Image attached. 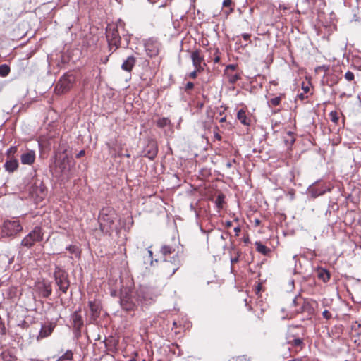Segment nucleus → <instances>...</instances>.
<instances>
[{
	"label": "nucleus",
	"mask_w": 361,
	"mask_h": 361,
	"mask_svg": "<svg viewBox=\"0 0 361 361\" xmlns=\"http://www.w3.org/2000/svg\"><path fill=\"white\" fill-rule=\"evenodd\" d=\"M56 166L54 173L56 176L69 178L72 166L71 158L65 152L56 154Z\"/></svg>",
	"instance_id": "nucleus-1"
},
{
	"label": "nucleus",
	"mask_w": 361,
	"mask_h": 361,
	"mask_svg": "<svg viewBox=\"0 0 361 361\" xmlns=\"http://www.w3.org/2000/svg\"><path fill=\"white\" fill-rule=\"evenodd\" d=\"M158 295L155 289L142 286L136 291V300L142 308L147 307L156 301Z\"/></svg>",
	"instance_id": "nucleus-2"
},
{
	"label": "nucleus",
	"mask_w": 361,
	"mask_h": 361,
	"mask_svg": "<svg viewBox=\"0 0 361 361\" xmlns=\"http://www.w3.org/2000/svg\"><path fill=\"white\" fill-rule=\"evenodd\" d=\"M122 27L123 24L120 21L119 25H109L106 30V39L110 51H116L121 46V37L118 28Z\"/></svg>",
	"instance_id": "nucleus-3"
},
{
	"label": "nucleus",
	"mask_w": 361,
	"mask_h": 361,
	"mask_svg": "<svg viewBox=\"0 0 361 361\" xmlns=\"http://www.w3.org/2000/svg\"><path fill=\"white\" fill-rule=\"evenodd\" d=\"M22 230L23 226L19 220H6L0 227V235L3 238L14 236Z\"/></svg>",
	"instance_id": "nucleus-4"
},
{
	"label": "nucleus",
	"mask_w": 361,
	"mask_h": 361,
	"mask_svg": "<svg viewBox=\"0 0 361 361\" xmlns=\"http://www.w3.org/2000/svg\"><path fill=\"white\" fill-rule=\"evenodd\" d=\"M75 81V77L73 73H67L62 75L57 82L54 92L57 94H61L69 91Z\"/></svg>",
	"instance_id": "nucleus-5"
},
{
	"label": "nucleus",
	"mask_w": 361,
	"mask_h": 361,
	"mask_svg": "<svg viewBox=\"0 0 361 361\" xmlns=\"http://www.w3.org/2000/svg\"><path fill=\"white\" fill-rule=\"evenodd\" d=\"M120 304L123 310L126 311H134L137 307L136 295H133L129 290H122L121 293Z\"/></svg>",
	"instance_id": "nucleus-6"
},
{
	"label": "nucleus",
	"mask_w": 361,
	"mask_h": 361,
	"mask_svg": "<svg viewBox=\"0 0 361 361\" xmlns=\"http://www.w3.org/2000/svg\"><path fill=\"white\" fill-rule=\"evenodd\" d=\"M44 233L40 227L36 226L21 241V245L30 248L36 243L41 242L43 240Z\"/></svg>",
	"instance_id": "nucleus-7"
},
{
	"label": "nucleus",
	"mask_w": 361,
	"mask_h": 361,
	"mask_svg": "<svg viewBox=\"0 0 361 361\" xmlns=\"http://www.w3.org/2000/svg\"><path fill=\"white\" fill-rule=\"evenodd\" d=\"M180 267L179 257H171V259H165L161 264L163 273L167 276H172Z\"/></svg>",
	"instance_id": "nucleus-8"
},
{
	"label": "nucleus",
	"mask_w": 361,
	"mask_h": 361,
	"mask_svg": "<svg viewBox=\"0 0 361 361\" xmlns=\"http://www.w3.org/2000/svg\"><path fill=\"white\" fill-rule=\"evenodd\" d=\"M181 252L179 243L176 242L169 244L163 245L160 249V253L165 259H171V257H179Z\"/></svg>",
	"instance_id": "nucleus-9"
},
{
	"label": "nucleus",
	"mask_w": 361,
	"mask_h": 361,
	"mask_svg": "<svg viewBox=\"0 0 361 361\" xmlns=\"http://www.w3.org/2000/svg\"><path fill=\"white\" fill-rule=\"evenodd\" d=\"M54 277L59 290L66 293L70 286L67 273L61 268L56 267L54 271Z\"/></svg>",
	"instance_id": "nucleus-10"
},
{
	"label": "nucleus",
	"mask_w": 361,
	"mask_h": 361,
	"mask_svg": "<svg viewBox=\"0 0 361 361\" xmlns=\"http://www.w3.org/2000/svg\"><path fill=\"white\" fill-rule=\"evenodd\" d=\"M145 48L148 56H156L159 54L160 44L157 39L150 38L145 43Z\"/></svg>",
	"instance_id": "nucleus-11"
},
{
	"label": "nucleus",
	"mask_w": 361,
	"mask_h": 361,
	"mask_svg": "<svg viewBox=\"0 0 361 361\" xmlns=\"http://www.w3.org/2000/svg\"><path fill=\"white\" fill-rule=\"evenodd\" d=\"M192 65L197 71H203L205 66L204 56L201 54V51L196 49L191 53L190 56Z\"/></svg>",
	"instance_id": "nucleus-12"
},
{
	"label": "nucleus",
	"mask_w": 361,
	"mask_h": 361,
	"mask_svg": "<svg viewBox=\"0 0 361 361\" xmlns=\"http://www.w3.org/2000/svg\"><path fill=\"white\" fill-rule=\"evenodd\" d=\"M4 167L6 171L12 173L18 170L19 167L18 161L16 158H7L4 164Z\"/></svg>",
	"instance_id": "nucleus-13"
},
{
	"label": "nucleus",
	"mask_w": 361,
	"mask_h": 361,
	"mask_svg": "<svg viewBox=\"0 0 361 361\" xmlns=\"http://www.w3.org/2000/svg\"><path fill=\"white\" fill-rule=\"evenodd\" d=\"M157 146L154 142H150L145 149H144V157L153 159L157 154Z\"/></svg>",
	"instance_id": "nucleus-14"
},
{
	"label": "nucleus",
	"mask_w": 361,
	"mask_h": 361,
	"mask_svg": "<svg viewBox=\"0 0 361 361\" xmlns=\"http://www.w3.org/2000/svg\"><path fill=\"white\" fill-rule=\"evenodd\" d=\"M99 224L100 228L103 232H108L109 227L113 224V220L111 219L106 214H104V213H101L99 215Z\"/></svg>",
	"instance_id": "nucleus-15"
},
{
	"label": "nucleus",
	"mask_w": 361,
	"mask_h": 361,
	"mask_svg": "<svg viewBox=\"0 0 361 361\" xmlns=\"http://www.w3.org/2000/svg\"><path fill=\"white\" fill-rule=\"evenodd\" d=\"M20 161L23 164L31 165L35 161V152L33 150H30L25 152L20 156Z\"/></svg>",
	"instance_id": "nucleus-16"
},
{
	"label": "nucleus",
	"mask_w": 361,
	"mask_h": 361,
	"mask_svg": "<svg viewBox=\"0 0 361 361\" xmlns=\"http://www.w3.org/2000/svg\"><path fill=\"white\" fill-rule=\"evenodd\" d=\"M55 326L56 325L53 323H49L48 324L42 325L38 336V338H44L51 335L54 329L55 328Z\"/></svg>",
	"instance_id": "nucleus-17"
},
{
	"label": "nucleus",
	"mask_w": 361,
	"mask_h": 361,
	"mask_svg": "<svg viewBox=\"0 0 361 361\" xmlns=\"http://www.w3.org/2000/svg\"><path fill=\"white\" fill-rule=\"evenodd\" d=\"M136 63V59L133 56H128L122 63L121 68L127 72H130Z\"/></svg>",
	"instance_id": "nucleus-18"
},
{
	"label": "nucleus",
	"mask_w": 361,
	"mask_h": 361,
	"mask_svg": "<svg viewBox=\"0 0 361 361\" xmlns=\"http://www.w3.org/2000/svg\"><path fill=\"white\" fill-rule=\"evenodd\" d=\"M73 352L71 350H67L60 356H54L52 358L55 361H72L73 360Z\"/></svg>",
	"instance_id": "nucleus-19"
},
{
	"label": "nucleus",
	"mask_w": 361,
	"mask_h": 361,
	"mask_svg": "<svg viewBox=\"0 0 361 361\" xmlns=\"http://www.w3.org/2000/svg\"><path fill=\"white\" fill-rule=\"evenodd\" d=\"M237 118L245 126L250 125V119L247 117L246 112L243 109H240L238 111Z\"/></svg>",
	"instance_id": "nucleus-20"
},
{
	"label": "nucleus",
	"mask_w": 361,
	"mask_h": 361,
	"mask_svg": "<svg viewBox=\"0 0 361 361\" xmlns=\"http://www.w3.org/2000/svg\"><path fill=\"white\" fill-rule=\"evenodd\" d=\"M224 76L227 79L228 82L232 85H234L241 78L240 73H232L231 72H227V73H224Z\"/></svg>",
	"instance_id": "nucleus-21"
},
{
	"label": "nucleus",
	"mask_w": 361,
	"mask_h": 361,
	"mask_svg": "<svg viewBox=\"0 0 361 361\" xmlns=\"http://www.w3.org/2000/svg\"><path fill=\"white\" fill-rule=\"evenodd\" d=\"M89 307L93 317H97L99 314L100 306L94 301L89 302Z\"/></svg>",
	"instance_id": "nucleus-22"
},
{
	"label": "nucleus",
	"mask_w": 361,
	"mask_h": 361,
	"mask_svg": "<svg viewBox=\"0 0 361 361\" xmlns=\"http://www.w3.org/2000/svg\"><path fill=\"white\" fill-rule=\"evenodd\" d=\"M71 318L73 322L74 326L78 329H80V327L83 325V321L80 314H79L78 312H75L72 314Z\"/></svg>",
	"instance_id": "nucleus-23"
},
{
	"label": "nucleus",
	"mask_w": 361,
	"mask_h": 361,
	"mask_svg": "<svg viewBox=\"0 0 361 361\" xmlns=\"http://www.w3.org/2000/svg\"><path fill=\"white\" fill-rule=\"evenodd\" d=\"M40 293L42 295L44 298H48L52 292L51 286L49 283H43L41 287H39Z\"/></svg>",
	"instance_id": "nucleus-24"
},
{
	"label": "nucleus",
	"mask_w": 361,
	"mask_h": 361,
	"mask_svg": "<svg viewBox=\"0 0 361 361\" xmlns=\"http://www.w3.org/2000/svg\"><path fill=\"white\" fill-rule=\"evenodd\" d=\"M307 312L309 314H312L313 308L311 307L310 302L302 300V310H295L296 313H301Z\"/></svg>",
	"instance_id": "nucleus-25"
},
{
	"label": "nucleus",
	"mask_w": 361,
	"mask_h": 361,
	"mask_svg": "<svg viewBox=\"0 0 361 361\" xmlns=\"http://www.w3.org/2000/svg\"><path fill=\"white\" fill-rule=\"evenodd\" d=\"M318 278L322 280L324 282H326L330 279V274L328 271L324 269L318 270Z\"/></svg>",
	"instance_id": "nucleus-26"
},
{
	"label": "nucleus",
	"mask_w": 361,
	"mask_h": 361,
	"mask_svg": "<svg viewBox=\"0 0 361 361\" xmlns=\"http://www.w3.org/2000/svg\"><path fill=\"white\" fill-rule=\"evenodd\" d=\"M326 192L325 189H319L316 188H312L310 189V192L311 193V196L312 197H317L318 196H320L323 194H324Z\"/></svg>",
	"instance_id": "nucleus-27"
},
{
	"label": "nucleus",
	"mask_w": 361,
	"mask_h": 361,
	"mask_svg": "<svg viewBox=\"0 0 361 361\" xmlns=\"http://www.w3.org/2000/svg\"><path fill=\"white\" fill-rule=\"evenodd\" d=\"M171 124V121L168 118H161L157 121V126L159 128H164Z\"/></svg>",
	"instance_id": "nucleus-28"
},
{
	"label": "nucleus",
	"mask_w": 361,
	"mask_h": 361,
	"mask_svg": "<svg viewBox=\"0 0 361 361\" xmlns=\"http://www.w3.org/2000/svg\"><path fill=\"white\" fill-rule=\"evenodd\" d=\"M255 246L257 251L263 255H266L269 252V249L260 242H256Z\"/></svg>",
	"instance_id": "nucleus-29"
},
{
	"label": "nucleus",
	"mask_w": 361,
	"mask_h": 361,
	"mask_svg": "<svg viewBox=\"0 0 361 361\" xmlns=\"http://www.w3.org/2000/svg\"><path fill=\"white\" fill-rule=\"evenodd\" d=\"M10 73V67L6 64H2L0 66V76L6 77Z\"/></svg>",
	"instance_id": "nucleus-30"
},
{
	"label": "nucleus",
	"mask_w": 361,
	"mask_h": 361,
	"mask_svg": "<svg viewBox=\"0 0 361 361\" xmlns=\"http://www.w3.org/2000/svg\"><path fill=\"white\" fill-rule=\"evenodd\" d=\"M289 343L294 347L302 348L303 346V340L300 338H294Z\"/></svg>",
	"instance_id": "nucleus-31"
},
{
	"label": "nucleus",
	"mask_w": 361,
	"mask_h": 361,
	"mask_svg": "<svg viewBox=\"0 0 361 361\" xmlns=\"http://www.w3.org/2000/svg\"><path fill=\"white\" fill-rule=\"evenodd\" d=\"M224 195H219L215 200V204L219 209L223 208V205L224 203Z\"/></svg>",
	"instance_id": "nucleus-32"
},
{
	"label": "nucleus",
	"mask_w": 361,
	"mask_h": 361,
	"mask_svg": "<svg viewBox=\"0 0 361 361\" xmlns=\"http://www.w3.org/2000/svg\"><path fill=\"white\" fill-rule=\"evenodd\" d=\"M330 120L335 124H337L339 120L338 114L336 111H332L329 113Z\"/></svg>",
	"instance_id": "nucleus-33"
},
{
	"label": "nucleus",
	"mask_w": 361,
	"mask_h": 361,
	"mask_svg": "<svg viewBox=\"0 0 361 361\" xmlns=\"http://www.w3.org/2000/svg\"><path fill=\"white\" fill-rule=\"evenodd\" d=\"M2 359L4 361H15V356L10 354L9 352H3L1 354Z\"/></svg>",
	"instance_id": "nucleus-34"
},
{
	"label": "nucleus",
	"mask_w": 361,
	"mask_h": 361,
	"mask_svg": "<svg viewBox=\"0 0 361 361\" xmlns=\"http://www.w3.org/2000/svg\"><path fill=\"white\" fill-rule=\"evenodd\" d=\"M281 97H276L274 98H271L269 102V104L273 106H278L281 102Z\"/></svg>",
	"instance_id": "nucleus-35"
},
{
	"label": "nucleus",
	"mask_w": 361,
	"mask_h": 361,
	"mask_svg": "<svg viewBox=\"0 0 361 361\" xmlns=\"http://www.w3.org/2000/svg\"><path fill=\"white\" fill-rule=\"evenodd\" d=\"M17 152V147L16 146L11 147L7 149L6 154L7 158H14L13 155Z\"/></svg>",
	"instance_id": "nucleus-36"
},
{
	"label": "nucleus",
	"mask_w": 361,
	"mask_h": 361,
	"mask_svg": "<svg viewBox=\"0 0 361 361\" xmlns=\"http://www.w3.org/2000/svg\"><path fill=\"white\" fill-rule=\"evenodd\" d=\"M339 78L336 75H332L329 76V82H330V86L336 85L338 82Z\"/></svg>",
	"instance_id": "nucleus-37"
},
{
	"label": "nucleus",
	"mask_w": 361,
	"mask_h": 361,
	"mask_svg": "<svg viewBox=\"0 0 361 361\" xmlns=\"http://www.w3.org/2000/svg\"><path fill=\"white\" fill-rule=\"evenodd\" d=\"M302 298H298V297H295L293 300V304L294 305H300V307L298 308L297 310H302Z\"/></svg>",
	"instance_id": "nucleus-38"
},
{
	"label": "nucleus",
	"mask_w": 361,
	"mask_h": 361,
	"mask_svg": "<svg viewBox=\"0 0 361 361\" xmlns=\"http://www.w3.org/2000/svg\"><path fill=\"white\" fill-rule=\"evenodd\" d=\"M344 77L347 81L351 82V81L354 80L355 75L353 72L348 71L345 73Z\"/></svg>",
	"instance_id": "nucleus-39"
},
{
	"label": "nucleus",
	"mask_w": 361,
	"mask_h": 361,
	"mask_svg": "<svg viewBox=\"0 0 361 361\" xmlns=\"http://www.w3.org/2000/svg\"><path fill=\"white\" fill-rule=\"evenodd\" d=\"M352 329L357 331V334L361 335V324L355 322L352 324Z\"/></svg>",
	"instance_id": "nucleus-40"
},
{
	"label": "nucleus",
	"mask_w": 361,
	"mask_h": 361,
	"mask_svg": "<svg viewBox=\"0 0 361 361\" xmlns=\"http://www.w3.org/2000/svg\"><path fill=\"white\" fill-rule=\"evenodd\" d=\"M66 250L73 254H77L78 252V249L75 245H68L66 247Z\"/></svg>",
	"instance_id": "nucleus-41"
},
{
	"label": "nucleus",
	"mask_w": 361,
	"mask_h": 361,
	"mask_svg": "<svg viewBox=\"0 0 361 361\" xmlns=\"http://www.w3.org/2000/svg\"><path fill=\"white\" fill-rule=\"evenodd\" d=\"M237 68V65L235 64H229L226 66L224 70V73H227V72H231L232 71H235Z\"/></svg>",
	"instance_id": "nucleus-42"
},
{
	"label": "nucleus",
	"mask_w": 361,
	"mask_h": 361,
	"mask_svg": "<svg viewBox=\"0 0 361 361\" xmlns=\"http://www.w3.org/2000/svg\"><path fill=\"white\" fill-rule=\"evenodd\" d=\"M223 6L224 7H232L233 2L231 0H224L223 1Z\"/></svg>",
	"instance_id": "nucleus-43"
},
{
	"label": "nucleus",
	"mask_w": 361,
	"mask_h": 361,
	"mask_svg": "<svg viewBox=\"0 0 361 361\" xmlns=\"http://www.w3.org/2000/svg\"><path fill=\"white\" fill-rule=\"evenodd\" d=\"M322 316L326 319H329L331 318V314L326 310L323 311Z\"/></svg>",
	"instance_id": "nucleus-44"
},
{
	"label": "nucleus",
	"mask_w": 361,
	"mask_h": 361,
	"mask_svg": "<svg viewBox=\"0 0 361 361\" xmlns=\"http://www.w3.org/2000/svg\"><path fill=\"white\" fill-rule=\"evenodd\" d=\"M287 135L290 137V145H293L295 142L294 134L291 131L287 133Z\"/></svg>",
	"instance_id": "nucleus-45"
},
{
	"label": "nucleus",
	"mask_w": 361,
	"mask_h": 361,
	"mask_svg": "<svg viewBox=\"0 0 361 361\" xmlns=\"http://www.w3.org/2000/svg\"><path fill=\"white\" fill-rule=\"evenodd\" d=\"M201 71H197V69L195 68V70L191 72L189 75V76L191 78H195L197 77V72H200Z\"/></svg>",
	"instance_id": "nucleus-46"
},
{
	"label": "nucleus",
	"mask_w": 361,
	"mask_h": 361,
	"mask_svg": "<svg viewBox=\"0 0 361 361\" xmlns=\"http://www.w3.org/2000/svg\"><path fill=\"white\" fill-rule=\"evenodd\" d=\"M193 87H194V84L192 82H187V84L185 85L186 90H192Z\"/></svg>",
	"instance_id": "nucleus-47"
},
{
	"label": "nucleus",
	"mask_w": 361,
	"mask_h": 361,
	"mask_svg": "<svg viewBox=\"0 0 361 361\" xmlns=\"http://www.w3.org/2000/svg\"><path fill=\"white\" fill-rule=\"evenodd\" d=\"M235 159H233L232 161H228L226 163V166L228 169L231 168L233 163H235Z\"/></svg>",
	"instance_id": "nucleus-48"
},
{
	"label": "nucleus",
	"mask_w": 361,
	"mask_h": 361,
	"mask_svg": "<svg viewBox=\"0 0 361 361\" xmlns=\"http://www.w3.org/2000/svg\"><path fill=\"white\" fill-rule=\"evenodd\" d=\"M218 52H219V51H218V50H216V56H215V57H214V62L215 63H218L220 61V60H221L220 56L218 55Z\"/></svg>",
	"instance_id": "nucleus-49"
},
{
	"label": "nucleus",
	"mask_w": 361,
	"mask_h": 361,
	"mask_svg": "<svg viewBox=\"0 0 361 361\" xmlns=\"http://www.w3.org/2000/svg\"><path fill=\"white\" fill-rule=\"evenodd\" d=\"M250 37H251V35L248 33L242 34V37L246 41L250 40Z\"/></svg>",
	"instance_id": "nucleus-50"
},
{
	"label": "nucleus",
	"mask_w": 361,
	"mask_h": 361,
	"mask_svg": "<svg viewBox=\"0 0 361 361\" xmlns=\"http://www.w3.org/2000/svg\"><path fill=\"white\" fill-rule=\"evenodd\" d=\"M85 154V150H80L77 154H76V157L77 158H80L81 157L84 156Z\"/></svg>",
	"instance_id": "nucleus-51"
},
{
	"label": "nucleus",
	"mask_w": 361,
	"mask_h": 361,
	"mask_svg": "<svg viewBox=\"0 0 361 361\" xmlns=\"http://www.w3.org/2000/svg\"><path fill=\"white\" fill-rule=\"evenodd\" d=\"M238 260H239L238 257L231 258V265H233L234 263H237L238 262Z\"/></svg>",
	"instance_id": "nucleus-52"
},
{
	"label": "nucleus",
	"mask_w": 361,
	"mask_h": 361,
	"mask_svg": "<svg viewBox=\"0 0 361 361\" xmlns=\"http://www.w3.org/2000/svg\"><path fill=\"white\" fill-rule=\"evenodd\" d=\"M236 361H248V360L245 356H241L237 357Z\"/></svg>",
	"instance_id": "nucleus-53"
},
{
	"label": "nucleus",
	"mask_w": 361,
	"mask_h": 361,
	"mask_svg": "<svg viewBox=\"0 0 361 361\" xmlns=\"http://www.w3.org/2000/svg\"><path fill=\"white\" fill-rule=\"evenodd\" d=\"M234 231L235 233V235H238V233L240 232V228L239 226L234 228Z\"/></svg>",
	"instance_id": "nucleus-54"
},
{
	"label": "nucleus",
	"mask_w": 361,
	"mask_h": 361,
	"mask_svg": "<svg viewBox=\"0 0 361 361\" xmlns=\"http://www.w3.org/2000/svg\"><path fill=\"white\" fill-rule=\"evenodd\" d=\"M234 11V8L233 7H229V10L227 11H226L225 13H226V15H228L231 13H233Z\"/></svg>",
	"instance_id": "nucleus-55"
},
{
	"label": "nucleus",
	"mask_w": 361,
	"mask_h": 361,
	"mask_svg": "<svg viewBox=\"0 0 361 361\" xmlns=\"http://www.w3.org/2000/svg\"><path fill=\"white\" fill-rule=\"evenodd\" d=\"M234 11V8L233 7H229V10L227 11H226L225 13H226V15H228L231 13H233Z\"/></svg>",
	"instance_id": "nucleus-56"
},
{
	"label": "nucleus",
	"mask_w": 361,
	"mask_h": 361,
	"mask_svg": "<svg viewBox=\"0 0 361 361\" xmlns=\"http://www.w3.org/2000/svg\"><path fill=\"white\" fill-rule=\"evenodd\" d=\"M123 37H124V39L126 42L125 46L127 47L128 45L129 37L128 36H125V35H123Z\"/></svg>",
	"instance_id": "nucleus-57"
},
{
	"label": "nucleus",
	"mask_w": 361,
	"mask_h": 361,
	"mask_svg": "<svg viewBox=\"0 0 361 361\" xmlns=\"http://www.w3.org/2000/svg\"><path fill=\"white\" fill-rule=\"evenodd\" d=\"M279 8H280V9H283V10H286V9H288V7H287V6H286L285 5H281V4H280V5H279Z\"/></svg>",
	"instance_id": "nucleus-58"
},
{
	"label": "nucleus",
	"mask_w": 361,
	"mask_h": 361,
	"mask_svg": "<svg viewBox=\"0 0 361 361\" xmlns=\"http://www.w3.org/2000/svg\"><path fill=\"white\" fill-rule=\"evenodd\" d=\"M226 226L227 227H231V226H232V222H231V221H226Z\"/></svg>",
	"instance_id": "nucleus-59"
},
{
	"label": "nucleus",
	"mask_w": 361,
	"mask_h": 361,
	"mask_svg": "<svg viewBox=\"0 0 361 361\" xmlns=\"http://www.w3.org/2000/svg\"><path fill=\"white\" fill-rule=\"evenodd\" d=\"M302 89L304 90V91L305 92H307L309 91V87L308 86H306V87H302Z\"/></svg>",
	"instance_id": "nucleus-60"
},
{
	"label": "nucleus",
	"mask_w": 361,
	"mask_h": 361,
	"mask_svg": "<svg viewBox=\"0 0 361 361\" xmlns=\"http://www.w3.org/2000/svg\"><path fill=\"white\" fill-rule=\"evenodd\" d=\"M148 254H149V257L150 258H152V255H153L152 251V250H148Z\"/></svg>",
	"instance_id": "nucleus-61"
},
{
	"label": "nucleus",
	"mask_w": 361,
	"mask_h": 361,
	"mask_svg": "<svg viewBox=\"0 0 361 361\" xmlns=\"http://www.w3.org/2000/svg\"><path fill=\"white\" fill-rule=\"evenodd\" d=\"M215 137H216L217 140H221V137L219 134H216V135H215Z\"/></svg>",
	"instance_id": "nucleus-62"
},
{
	"label": "nucleus",
	"mask_w": 361,
	"mask_h": 361,
	"mask_svg": "<svg viewBox=\"0 0 361 361\" xmlns=\"http://www.w3.org/2000/svg\"><path fill=\"white\" fill-rule=\"evenodd\" d=\"M290 137H289V138L285 140V142H286V144H290Z\"/></svg>",
	"instance_id": "nucleus-63"
},
{
	"label": "nucleus",
	"mask_w": 361,
	"mask_h": 361,
	"mask_svg": "<svg viewBox=\"0 0 361 361\" xmlns=\"http://www.w3.org/2000/svg\"><path fill=\"white\" fill-rule=\"evenodd\" d=\"M298 97H300V99H303L305 98V97H304V94H299V95H298Z\"/></svg>",
	"instance_id": "nucleus-64"
}]
</instances>
